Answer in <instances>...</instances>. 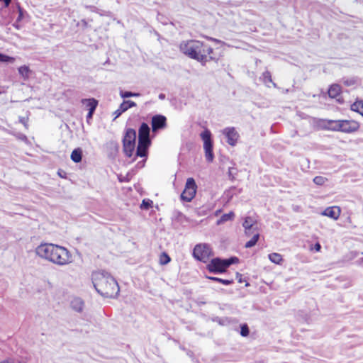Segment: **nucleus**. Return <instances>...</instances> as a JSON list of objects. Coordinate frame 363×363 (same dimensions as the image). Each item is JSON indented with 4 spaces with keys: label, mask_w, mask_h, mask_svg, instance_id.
I'll list each match as a JSON object with an SVG mask.
<instances>
[{
    "label": "nucleus",
    "mask_w": 363,
    "mask_h": 363,
    "mask_svg": "<svg viewBox=\"0 0 363 363\" xmlns=\"http://www.w3.org/2000/svg\"><path fill=\"white\" fill-rule=\"evenodd\" d=\"M165 98V95L164 94H160L159 95V99H164Z\"/></svg>",
    "instance_id": "42"
},
{
    "label": "nucleus",
    "mask_w": 363,
    "mask_h": 363,
    "mask_svg": "<svg viewBox=\"0 0 363 363\" xmlns=\"http://www.w3.org/2000/svg\"><path fill=\"white\" fill-rule=\"evenodd\" d=\"M236 277H237V278H239V279H238V281H239L240 283L242 282V277H242V275H241L240 274H239V273L238 272V273L236 274Z\"/></svg>",
    "instance_id": "40"
},
{
    "label": "nucleus",
    "mask_w": 363,
    "mask_h": 363,
    "mask_svg": "<svg viewBox=\"0 0 363 363\" xmlns=\"http://www.w3.org/2000/svg\"><path fill=\"white\" fill-rule=\"evenodd\" d=\"M23 9H22V8H21L20 6H18V13H19V15H18V18H17V21H18V22H19V21H21L22 20V18H23Z\"/></svg>",
    "instance_id": "36"
},
{
    "label": "nucleus",
    "mask_w": 363,
    "mask_h": 363,
    "mask_svg": "<svg viewBox=\"0 0 363 363\" xmlns=\"http://www.w3.org/2000/svg\"><path fill=\"white\" fill-rule=\"evenodd\" d=\"M207 278L213 281L220 282L224 285H230L233 282V281L232 279H230H230H223L216 277H207Z\"/></svg>",
    "instance_id": "25"
},
{
    "label": "nucleus",
    "mask_w": 363,
    "mask_h": 363,
    "mask_svg": "<svg viewBox=\"0 0 363 363\" xmlns=\"http://www.w3.org/2000/svg\"><path fill=\"white\" fill-rule=\"evenodd\" d=\"M151 125L152 131L156 132L166 127L167 118L162 115H155L152 118Z\"/></svg>",
    "instance_id": "11"
},
{
    "label": "nucleus",
    "mask_w": 363,
    "mask_h": 363,
    "mask_svg": "<svg viewBox=\"0 0 363 363\" xmlns=\"http://www.w3.org/2000/svg\"><path fill=\"white\" fill-rule=\"evenodd\" d=\"M249 333H250L249 328H248V326L246 324H244V325H241V328H240V335L242 337H247L249 335Z\"/></svg>",
    "instance_id": "32"
},
{
    "label": "nucleus",
    "mask_w": 363,
    "mask_h": 363,
    "mask_svg": "<svg viewBox=\"0 0 363 363\" xmlns=\"http://www.w3.org/2000/svg\"><path fill=\"white\" fill-rule=\"evenodd\" d=\"M341 88L338 84H333L328 89V95L330 98H336L340 93Z\"/></svg>",
    "instance_id": "20"
},
{
    "label": "nucleus",
    "mask_w": 363,
    "mask_h": 363,
    "mask_svg": "<svg viewBox=\"0 0 363 363\" xmlns=\"http://www.w3.org/2000/svg\"><path fill=\"white\" fill-rule=\"evenodd\" d=\"M136 104L133 101H124L119 106V108L114 112L116 115L115 118L119 117L123 112L126 111L128 108L135 107Z\"/></svg>",
    "instance_id": "15"
},
{
    "label": "nucleus",
    "mask_w": 363,
    "mask_h": 363,
    "mask_svg": "<svg viewBox=\"0 0 363 363\" xmlns=\"http://www.w3.org/2000/svg\"><path fill=\"white\" fill-rule=\"evenodd\" d=\"M82 158V150L80 148L74 149L71 154V160L76 162H80Z\"/></svg>",
    "instance_id": "19"
},
{
    "label": "nucleus",
    "mask_w": 363,
    "mask_h": 363,
    "mask_svg": "<svg viewBox=\"0 0 363 363\" xmlns=\"http://www.w3.org/2000/svg\"><path fill=\"white\" fill-rule=\"evenodd\" d=\"M36 254L57 265L64 266L72 262L69 251L62 246L52 243L41 244L35 249Z\"/></svg>",
    "instance_id": "1"
},
{
    "label": "nucleus",
    "mask_w": 363,
    "mask_h": 363,
    "mask_svg": "<svg viewBox=\"0 0 363 363\" xmlns=\"http://www.w3.org/2000/svg\"><path fill=\"white\" fill-rule=\"evenodd\" d=\"M3 1L5 4L6 6H9V5L11 4V0H3Z\"/></svg>",
    "instance_id": "41"
},
{
    "label": "nucleus",
    "mask_w": 363,
    "mask_h": 363,
    "mask_svg": "<svg viewBox=\"0 0 363 363\" xmlns=\"http://www.w3.org/2000/svg\"><path fill=\"white\" fill-rule=\"evenodd\" d=\"M150 201H146L145 200H143V203H142V206L145 209H148L150 208Z\"/></svg>",
    "instance_id": "37"
},
{
    "label": "nucleus",
    "mask_w": 363,
    "mask_h": 363,
    "mask_svg": "<svg viewBox=\"0 0 363 363\" xmlns=\"http://www.w3.org/2000/svg\"><path fill=\"white\" fill-rule=\"evenodd\" d=\"M235 216V214L233 212H230L228 213H225V214H223L220 220L218 221V223H224V222H226L228 220H232Z\"/></svg>",
    "instance_id": "27"
},
{
    "label": "nucleus",
    "mask_w": 363,
    "mask_h": 363,
    "mask_svg": "<svg viewBox=\"0 0 363 363\" xmlns=\"http://www.w3.org/2000/svg\"><path fill=\"white\" fill-rule=\"evenodd\" d=\"M14 61H15V58L14 57L2 54V53H0V62H1L13 63Z\"/></svg>",
    "instance_id": "30"
},
{
    "label": "nucleus",
    "mask_w": 363,
    "mask_h": 363,
    "mask_svg": "<svg viewBox=\"0 0 363 363\" xmlns=\"http://www.w3.org/2000/svg\"><path fill=\"white\" fill-rule=\"evenodd\" d=\"M94 113V111H93V108L89 111L88 114L86 116L87 120L92 118Z\"/></svg>",
    "instance_id": "38"
},
{
    "label": "nucleus",
    "mask_w": 363,
    "mask_h": 363,
    "mask_svg": "<svg viewBox=\"0 0 363 363\" xmlns=\"http://www.w3.org/2000/svg\"><path fill=\"white\" fill-rule=\"evenodd\" d=\"M200 136L203 141L206 159L208 162H211L214 158L211 133L209 130L206 129L200 134Z\"/></svg>",
    "instance_id": "6"
},
{
    "label": "nucleus",
    "mask_w": 363,
    "mask_h": 363,
    "mask_svg": "<svg viewBox=\"0 0 363 363\" xmlns=\"http://www.w3.org/2000/svg\"><path fill=\"white\" fill-rule=\"evenodd\" d=\"M259 232H257L256 233L254 234L252 239L245 243V247L246 248H250V247L255 246L256 245V243L257 242V241L259 240Z\"/></svg>",
    "instance_id": "22"
},
{
    "label": "nucleus",
    "mask_w": 363,
    "mask_h": 363,
    "mask_svg": "<svg viewBox=\"0 0 363 363\" xmlns=\"http://www.w3.org/2000/svg\"><path fill=\"white\" fill-rule=\"evenodd\" d=\"M257 224V220L252 216H247L245 218L244 221L242 223V226L245 230H247L250 228H257L255 227Z\"/></svg>",
    "instance_id": "16"
},
{
    "label": "nucleus",
    "mask_w": 363,
    "mask_h": 363,
    "mask_svg": "<svg viewBox=\"0 0 363 363\" xmlns=\"http://www.w3.org/2000/svg\"><path fill=\"white\" fill-rule=\"evenodd\" d=\"M140 94L139 93L135 92H131L128 91H120V96L123 98H129L133 96H139Z\"/></svg>",
    "instance_id": "29"
},
{
    "label": "nucleus",
    "mask_w": 363,
    "mask_h": 363,
    "mask_svg": "<svg viewBox=\"0 0 363 363\" xmlns=\"http://www.w3.org/2000/svg\"><path fill=\"white\" fill-rule=\"evenodd\" d=\"M208 269L213 273H223L225 272L228 268V264H225V260L216 257L211 259L207 266Z\"/></svg>",
    "instance_id": "9"
},
{
    "label": "nucleus",
    "mask_w": 363,
    "mask_h": 363,
    "mask_svg": "<svg viewBox=\"0 0 363 363\" xmlns=\"http://www.w3.org/2000/svg\"><path fill=\"white\" fill-rule=\"evenodd\" d=\"M197 186L193 178H188L185 184V188L181 194L182 201L190 202L195 196Z\"/></svg>",
    "instance_id": "8"
},
{
    "label": "nucleus",
    "mask_w": 363,
    "mask_h": 363,
    "mask_svg": "<svg viewBox=\"0 0 363 363\" xmlns=\"http://www.w3.org/2000/svg\"><path fill=\"white\" fill-rule=\"evenodd\" d=\"M180 51L191 59L196 60L205 65L207 62L213 60L210 55L213 49L208 45L196 40L182 41L179 45Z\"/></svg>",
    "instance_id": "2"
},
{
    "label": "nucleus",
    "mask_w": 363,
    "mask_h": 363,
    "mask_svg": "<svg viewBox=\"0 0 363 363\" xmlns=\"http://www.w3.org/2000/svg\"><path fill=\"white\" fill-rule=\"evenodd\" d=\"M82 104L86 105L89 108V111L93 108V111H95L98 105V101L94 98L82 99Z\"/></svg>",
    "instance_id": "18"
},
{
    "label": "nucleus",
    "mask_w": 363,
    "mask_h": 363,
    "mask_svg": "<svg viewBox=\"0 0 363 363\" xmlns=\"http://www.w3.org/2000/svg\"><path fill=\"white\" fill-rule=\"evenodd\" d=\"M341 213V210L338 206H332L326 208L322 213L323 216H328L334 220H337Z\"/></svg>",
    "instance_id": "14"
},
{
    "label": "nucleus",
    "mask_w": 363,
    "mask_h": 363,
    "mask_svg": "<svg viewBox=\"0 0 363 363\" xmlns=\"http://www.w3.org/2000/svg\"><path fill=\"white\" fill-rule=\"evenodd\" d=\"M328 125L331 130L344 133L354 132L359 127L358 123L349 120L329 121Z\"/></svg>",
    "instance_id": "4"
},
{
    "label": "nucleus",
    "mask_w": 363,
    "mask_h": 363,
    "mask_svg": "<svg viewBox=\"0 0 363 363\" xmlns=\"http://www.w3.org/2000/svg\"><path fill=\"white\" fill-rule=\"evenodd\" d=\"M326 181H327V179L322 176H316L313 179V182L315 184L319 185V186L324 184Z\"/></svg>",
    "instance_id": "31"
},
{
    "label": "nucleus",
    "mask_w": 363,
    "mask_h": 363,
    "mask_svg": "<svg viewBox=\"0 0 363 363\" xmlns=\"http://www.w3.org/2000/svg\"><path fill=\"white\" fill-rule=\"evenodd\" d=\"M71 306L75 311L80 312L82 311L84 302L80 298H74L71 301Z\"/></svg>",
    "instance_id": "17"
},
{
    "label": "nucleus",
    "mask_w": 363,
    "mask_h": 363,
    "mask_svg": "<svg viewBox=\"0 0 363 363\" xmlns=\"http://www.w3.org/2000/svg\"><path fill=\"white\" fill-rule=\"evenodd\" d=\"M171 261L170 257L166 253L162 252L160 256V264L161 265L167 264Z\"/></svg>",
    "instance_id": "26"
},
{
    "label": "nucleus",
    "mask_w": 363,
    "mask_h": 363,
    "mask_svg": "<svg viewBox=\"0 0 363 363\" xmlns=\"http://www.w3.org/2000/svg\"><path fill=\"white\" fill-rule=\"evenodd\" d=\"M144 163H145V160H143V162H140L138 165H140V167H143L144 166Z\"/></svg>",
    "instance_id": "43"
},
{
    "label": "nucleus",
    "mask_w": 363,
    "mask_h": 363,
    "mask_svg": "<svg viewBox=\"0 0 363 363\" xmlns=\"http://www.w3.org/2000/svg\"><path fill=\"white\" fill-rule=\"evenodd\" d=\"M258 232V228H250L247 230H245V235L247 237L250 236L252 233Z\"/></svg>",
    "instance_id": "35"
},
{
    "label": "nucleus",
    "mask_w": 363,
    "mask_h": 363,
    "mask_svg": "<svg viewBox=\"0 0 363 363\" xmlns=\"http://www.w3.org/2000/svg\"><path fill=\"white\" fill-rule=\"evenodd\" d=\"M225 264H228V267L233 264L238 263L239 262V259L237 257H231L229 259H225Z\"/></svg>",
    "instance_id": "33"
},
{
    "label": "nucleus",
    "mask_w": 363,
    "mask_h": 363,
    "mask_svg": "<svg viewBox=\"0 0 363 363\" xmlns=\"http://www.w3.org/2000/svg\"><path fill=\"white\" fill-rule=\"evenodd\" d=\"M314 249H315L317 252L320 251V249H321V245H320V244L319 242L315 243V245H314Z\"/></svg>",
    "instance_id": "39"
},
{
    "label": "nucleus",
    "mask_w": 363,
    "mask_h": 363,
    "mask_svg": "<svg viewBox=\"0 0 363 363\" xmlns=\"http://www.w3.org/2000/svg\"><path fill=\"white\" fill-rule=\"evenodd\" d=\"M262 79L267 86H269L268 83H272L274 87H277V84L273 82L271 73L269 71H266L262 74Z\"/></svg>",
    "instance_id": "21"
},
{
    "label": "nucleus",
    "mask_w": 363,
    "mask_h": 363,
    "mask_svg": "<svg viewBox=\"0 0 363 363\" xmlns=\"http://www.w3.org/2000/svg\"><path fill=\"white\" fill-rule=\"evenodd\" d=\"M150 127L145 123H143L138 130V141H147L151 142L150 138Z\"/></svg>",
    "instance_id": "12"
},
{
    "label": "nucleus",
    "mask_w": 363,
    "mask_h": 363,
    "mask_svg": "<svg viewBox=\"0 0 363 363\" xmlns=\"http://www.w3.org/2000/svg\"><path fill=\"white\" fill-rule=\"evenodd\" d=\"M193 255L197 260L206 262L212 256V250L208 244H198L194 248Z\"/></svg>",
    "instance_id": "7"
},
{
    "label": "nucleus",
    "mask_w": 363,
    "mask_h": 363,
    "mask_svg": "<svg viewBox=\"0 0 363 363\" xmlns=\"http://www.w3.org/2000/svg\"><path fill=\"white\" fill-rule=\"evenodd\" d=\"M236 172V169L234 167H230L228 169V175L231 180H233L235 179V174Z\"/></svg>",
    "instance_id": "34"
},
{
    "label": "nucleus",
    "mask_w": 363,
    "mask_h": 363,
    "mask_svg": "<svg viewBox=\"0 0 363 363\" xmlns=\"http://www.w3.org/2000/svg\"><path fill=\"white\" fill-rule=\"evenodd\" d=\"M269 260L275 264H280L282 261L281 255L279 253H271L269 255Z\"/></svg>",
    "instance_id": "24"
},
{
    "label": "nucleus",
    "mask_w": 363,
    "mask_h": 363,
    "mask_svg": "<svg viewBox=\"0 0 363 363\" xmlns=\"http://www.w3.org/2000/svg\"><path fill=\"white\" fill-rule=\"evenodd\" d=\"M351 109L363 116V101H356L351 106Z\"/></svg>",
    "instance_id": "23"
},
{
    "label": "nucleus",
    "mask_w": 363,
    "mask_h": 363,
    "mask_svg": "<svg viewBox=\"0 0 363 363\" xmlns=\"http://www.w3.org/2000/svg\"><path fill=\"white\" fill-rule=\"evenodd\" d=\"M136 131L133 128H128L123 139V149L125 155L131 157L135 147Z\"/></svg>",
    "instance_id": "5"
},
{
    "label": "nucleus",
    "mask_w": 363,
    "mask_h": 363,
    "mask_svg": "<svg viewBox=\"0 0 363 363\" xmlns=\"http://www.w3.org/2000/svg\"><path fill=\"white\" fill-rule=\"evenodd\" d=\"M222 133L226 137L227 143L230 145L235 146L236 145L240 135L234 127L224 128Z\"/></svg>",
    "instance_id": "10"
},
{
    "label": "nucleus",
    "mask_w": 363,
    "mask_h": 363,
    "mask_svg": "<svg viewBox=\"0 0 363 363\" xmlns=\"http://www.w3.org/2000/svg\"><path fill=\"white\" fill-rule=\"evenodd\" d=\"M92 283L96 291L105 298H116L119 291V286L116 279L108 273L101 271L92 274Z\"/></svg>",
    "instance_id": "3"
},
{
    "label": "nucleus",
    "mask_w": 363,
    "mask_h": 363,
    "mask_svg": "<svg viewBox=\"0 0 363 363\" xmlns=\"http://www.w3.org/2000/svg\"><path fill=\"white\" fill-rule=\"evenodd\" d=\"M151 142L138 141V147L136 149V156L140 157H146L147 155V150Z\"/></svg>",
    "instance_id": "13"
},
{
    "label": "nucleus",
    "mask_w": 363,
    "mask_h": 363,
    "mask_svg": "<svg viewBox=\"0 0 363 363\" xmlns=\"http://www.w3.org/2000/svg\"><path fill=\"white\" fill-rule=\"evenodd\" d=\"M19 74L25 79L28 78L30 69L28 67L24 65L18 68Z\"/></svg>",
    "instance_id": "28"
}]
</instances>
